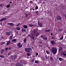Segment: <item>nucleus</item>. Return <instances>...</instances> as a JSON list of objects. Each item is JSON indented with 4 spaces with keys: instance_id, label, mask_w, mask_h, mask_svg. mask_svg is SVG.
<instances>
[{
    "instance_id": "e433bc0d",
    "label": "nucleus",
    "mask_w": 66,
    "mask_h": 66,
    "mask_svg": "<svg viewBox=\"0 0 66 66\" xmlns=\"http://www.w3.org/2000/svg\"><path fill=\"white\" fill-rule=\"evenodd\" d=\"M34 61V59H33L31 60V61L32 62H33Z\"/></svg>"
},
{
    "instance_id": "680f3d73",
    "label": "nucleus",
    "mask_w": 66,
    "mask_h": 66,
    "mask_svg": "<svg viewBox=\"0 0 66 66\" xmlns=\"http://www.w3.org/2000/svg\"><path fill=\"white\" fill-rule=\"evenodd\" d=\"M9 50H10V49H11V47H9Z\"/></svg>"
},
{
    "instance_id": "2eb2a0df",
    "label": "nucleus",
    "mask_w": 66,
    "mask_h": 66,
    "mask_svg": "<svg viewBox=\"0 0 66 66\" xmlns=\"http://www.w3.org/2000/svg\"><path fill=\"white\" fill-rule=\"evenodd\" d=\"M62 49V47H60L59 48V52H60L61 51V50Z\"/></svg>"
},
{
    "instance_id": "bf43d9fd",
    "label": "nucleus",
    "mask_w": 66,
    "mask_h": 66,
    "mask_svg": "<svg viewBox=\"0 0 66 66\" xmlns=\"http://www.w3.org/2000/svg\"><path fill=\"white\" fill-rule=\"evenodd\" d=\"M51 35H53V33H51L50 34Z\"/></svg>"
},
{
    "instance_id": "37998d69",
    "label": "nucleus",
    "mask_w": 66,
    "mask_h": 66,
    "mask_svg": "<svg viewBox=\"0 0 66 66\" xmlns=\"http://www.w3.org/2000/svg\"><path fill=\"white\" fill-rule=\"evenodd\" d=\"M39 44H41V43H43V42L40 41L39 42Z\"/></svg>"
},
{
    "instance_id": "c756f323",
    "label": "nucleus",
    "mask_w": 66,
    "mask_h": 66,
    "mask_svg": "<svg viewBox=\"0 0 66 66\" xmlns=\"http://www.w3.org/2000/svg\"><path fill=\"white\" fill-rule=\"evenodd\" d=\"M38 9V6H36V7L35 8V10H37Z\"/></svg>"
},
{
    "instance_id": "2f4dec72",
    "label": "nucleus",
    "mask_w": 66,
    "mask_h": 66,
    "mask_svg": "<svg viewBox=\"0 0 66 66\" xmlns=\"http://www.w3.org/2000/svg\"><path fill=\"white\" fill-rule=\"evenodd\" d=\"M11 6V5L10 4H8L7 5V7H10V6Z\"/></svg>"
},
{
    "instance_id": "79ce46f5",
    "label": "nucleus",
    "mask_w": 66,
    "mask_h": 66,
    "mask_svg": "<svg viewBox=\"0 0 66 66\" xmlns=\"http://www.w3.org/2000/svg\"><path fill=\"white\" fill-rule=\"evenodd\" d=\"M23 64L24 65H26V64H27V63L26 62H24L23 63Z\"/></svg>"
},
{
    "instance_id": "0e129e2a",
    "label": "nucleus",
    "mask_w": 66,
    "mask_h": 66,
    "mask_svg": "<svg viewBox=\"0 0 66 66\" xmlns=\"http://www.w3.org/2000/svg\"><path fill=\"white\" fill-rule=\"evenodd\" d=\"M12 3V2H10V3Z\"/></svg>"
},
{
    "instance_id": "7c9ffc66",
    "label": "nucleus",
    "mask_w": 66,
    "mask_h": 66,
    "mask_svg": "<svg viewBox=\"0 0 66 66\" xmlns=\"http://www.w3.org/2000/svg\"><path fill=\"white\" fill-rule=\"evenodd\" d=\"M0 57H2V58L4 57V56L3 55H0Z\"/></svg>"
},
{
    "instance_id": "e2e57ef3",
    "label": "nucleus",
    "mask_w": 66,
    "mask_h": 66,
    "mask_svg": "<svg viewBox=\"0 0 66 66\" xmlns=\"http://www.w3.org/2000/svg\"><path fill=\"white\" fill-rule=\"evenodd\" d=\"M32 10L33 11H34L35 10V9H32Z\"/></svg>"
},
{
    "instance_id": "f257e3e1",
    "label": "nucleus",
    "mask_w": 66,
    "mask_h": 66,
    "mask_svg": "<svg viewBox=\"0 0 66 66\" xmlns=\"http://www.w3.org/2000/svg\"><path fill=\"white\" fill-rule=\"evenodd\" d=\"M57 48H55L54 47H53L51 49V51L54 54H56V53L57 52Z\"/></svg>"
},
{
    "instance_id": "bb28decb",
    "label": "nucleus",
    "mask_w": 66,
    "mask_h": 66,
    "mask_svg": "<svg viewBox=\"0 0 66 66\" xmlns=\"http://www.w3.org/2000/svg\"><path fill=\"white\" fill-rule=\"evenodd\" d=\"M10 26H14V24L12 23H11Z\"/></svg>"
},
{
    "instance_id": "864d4df0",
    "label": "nucleus",
    "mask_w": 66,
    "mask_h": 66,
    "mask_svg": "<svg viewBox=\"0 0 66 66\" xmlns=\"http://www.w3.org/2000/svg\"><path fill=\"white\" fill-rule=\"evenodd\" d=\"M41 37H42V38H43V35H41Z\"/></svg>"
},
{
    "instance_id": "a18cd8bd",
    "label": "nucleus",
    "mask_w": 66,
    "mask_h": 66,
    "mask_svg": "<svg viewBox=\"0 0 66 66\" xmlns=\"http://www.w3.org/2000/svg\"><path fill=\"white\" fill-rule=\"evenodd\" d=\"M5 44V42H2V45H3V44Z\"/></svg>"
},
{
    "instance_id": "774afa93",
    "label": "nucleus",
    "mask_w": 66,
    "mask_h": 66,
    "mask_svg": "<svg viewBox=\"0 0 66 66\" xmlns=\"http://www.w3.org/2000/svg\"><path fill=\"white\" fill-rule=\"evenodd\" d=\"M5 14V12H3V14Z\"/></svg>"
},
{
    "instance_id": "1a4fd4ad",
    "label": "nucleus",
    "mask_w": 66,
    "mask_h": 66,
    "mask_svg": "<svg viewBox=\"0 0 66 66\" xmlns=\"http://www.w3.org/2000/svg\"><path fill=\"white\" fill-rule=\"evenodd\" d=\"M17 56L16 55H14V59H12L13 61H15V59H16Z\"/></svg>"
},
{
    "instance_id": "49530a36",
    "label": "nucleus",
    "mask_w": 66,
    "mask_h": 66,
    "mask_svg": "<svg viewBox=\"0 0 66 66\" xmlns=\"http://www.w3.org/2000/svg\"><path fill=\"white\" fill-rule=\"evenodd\" d=\"M2 6H3V5H2V4H1L0 5V6L2 7Z\"/></svg>"
},
{
    "instance_id": "a211bd4d",
    "label": "nucleus",
    "mask_w": 66,
    "mask_h": 66,
    "mask_svg": "<svg viewBox=\"0 0 66 66\" xmlns=\"http://www.w3.org/2000/svg\"><path fill=\"white\" fill-rule=\"evenodd\" d=\"M63 60L64 59H62L61 57H60L59 59V61H63Z\"/></svg>"
},
{
    "instance_id": "7ed1b4c3",
    "label": "nucleus",
    "mask_w": 66,
    "mask_h": 66,
    "mask_svg": "<svg viewBox=\"0 0 66 66\" xmlns=\"http://www.w3.org/2000/svg\"><path fill=\"white\" fill-rule=\"evenodd\" d=\"M30 34V35H28V36H29V37H30L31 38H32V37H33V32H31Z\"/></svg>"
},
{
    "instance_id": "ddd939ff",
    "label": "nucleus",
    "mask_w": 66,
    "mask_h": 66,
    "mask_svg": "<svg viewBox=\"0 0 66 66\" xmlns=\"http://www.w3.org/2000/svg\"><path fill=\"white\" fill-rule=\"evenodd\" d=\"M33 34H34V33L36 34V32H37V31H36V30L34 29L33 30Z\"/></svg>"
},
{
    "instance_id": "f3484780",
    "label": "nucleus",
    "mask_w": 66,
    "mask_h": 66,
    "mask_svg": "<svg viewBox=\"0 0 66 66\" xmlns=\"http://www.w3.org/2000/svg\"><path fill=\"white\" fill-rule=\"evenodd\" d=\"M10 43H11V40H9L7 43V45H9L10 44Z\"/></svg>"
},
{
    "instance_id": "6e6d98bb",
    "label": "nucleus",
    "mask_w": 66,
    "mask_h": 66,
    "mask_svg": "<svg viewBox=\"0 0 66 66\" xmlns=\"http://www.w3.org/2000/svg\"><path fill=\"white\" fill-rule=\"evenodd\" d=\"M48 32H49L50 31V30H47Z\"/></svg>"
},
{
    "instance_id": "5701e85b",
    "label": "nucleus",
    "mask_w": 66,
    "mask_h": 66,
    "mask_svg": "<svg viewBox=\"0 0 66 66\" xmlns=\"http://www.w3.org/2000/svg\"><path fill=\"white\" fill-rule=\"evenodd\" d=\"M27 49L29 50H32V48H31L28 47L27 48Z\"/></svg>"
},
{
    "instance_id": "ea45409f",
    "label": "nucleus",
    "mask_w": 66,
    "mask_h": 66,
    "mask_svg": "<svg viewBox=\"0 0 66 66\" xmlns=\"http://www.w3.org/2000/svg\"><path fill=\"white\" fill-rule=\"evenodd\" d=\"M3 18H2V19H1L0 20V21H3Z\"/></svg>"
},
{
    "instance_id": "aec40b11",
    "label": "nucleus",
    "mask_w": 66,
    "mask_h": 66,
    "mask_svg": "<svg viewBox=\"0 0 66 66\" xmlns=\"http://www.w3.org/2000/svg\"><path fill=\"white\" fill-rule=\"evenodd\" d=\"M50 60H51V61H52L53 60V58L52 57V56H51L50 57Z\"/></svg>"
},
{
    "instance_id": "3c124183",
    "label": "nucleus",
    "mask_w": 66,
    "mask_h": 66,
    "mask_svg": "<svg viewBox=\"0 0 66 66\" xmlns=\"http://www.w3.org/2000/svg\"><path fill=\"white\" fill-rule=\"evenodd\" d=\"M10 39H12V36H10Z\"/></svg>"
},
{
    "instance_id": "20e7f679",
    "label": "nucleus",
    "mask_w": 66,
    "mask_h": 66,
    "mask_svg": "<svg viewBox=\"0 0 66 66\" xmlns=\"http://www.w3.org/2000/svg\"><path fill=\"white\" fill-rule=\"evenodd\" d=\"M17 46H18V48H21V47H22V45L21 44L20 45V43H18Z\"/></svg>"
},
{
    "instance_id": "f8f14e48",
    "label": "nucleus",
    "mask_w": 66,
    "mask_h": 66,
    "mask_svg": "<svg viewBox=\"0 0 66 66\" xmlns=\"http://www.w3.org/2000/svg\"><path fill=\"white\" fill-rule=\"evenodd\" d=\"M4 49H3L1 51V54H3V53L4 52Z\"/></svg>"
},
{
    "instance_id": "052dcab7",
    "label": "nucleus",
    "mask_w": 66,
    "mask_h": 66,
    "mask_svg": "<svg viewBox=\"0 0 66 66\" xmlns=\"http://www.w3.org/2000/svg\"><path fill=\"white\" fill-rule=\"evenodd\" d=\"M52 39H54V37H52Z\"/></svg>"
},
{
    "instance_id": "0eeeda50",
    "label": "nucleus",
    "mask_w": 66,
    "mask_h": 66,
    "mask_svg": "<svg viewBox=\"0 0 66 66\" xmlns=\"http://www.w3.org/2000/svg\"><path fill=\"white\" fill-rule=\"evenodd\" d=\"M22 32H27V30L26 29H24V28H22L21 29Z\"/></svg>"
},
{
    "instance_id": "473e14b6",
    "label": "nucleus",
    "mask_w": 66,
    "mask_h": 66,
    "mask_svg": "<svg viewBox=\"0 0 66 66\" xmlns=\"http://www.w3.org/2000/svg\"><path fill=\"white\" fill-rule=\"evenodd\" d=\"M3 20H6L7 19L6 18H3Z\"/></svg>"
},
{
    "instance_id": "a19ab883",
    "label": "nucleus",
    "mask_w": 66,
    "mask_h": 66,
    "mask_svg": "<svg viewBox=\"0 0 66 66\" xmlns=\"http://www.w3.org/2000/svg\"><path fill=\"white\" fill-rule=\"evenodd\" d=\"M35 37L34 36L32 37V39H34Z\"/></svg>"
},
{
    "instance_id": "4be33fe9",
    "label": "nucleus",
    "mask_w": 66,
    "mask_h": 66,
    "mask_svg": "<svg viewBox=\"0 0 66 66\" xmlns=\"http://www.w3.org/2000/svg\"><path fill=\"white\" fill-rule=\"evenodd\" d=\"M39 33H38V32L37 33L36 35V37H37V36H39Z\"/></svg>"
},
{
    "instance_id": "6e6552de",
    "label": "nucleus",
    "mask_w": 66,
    "mask_h": 66,
    "mask_svg": "<svg viewBox=\"0 0 66 66\" xmlns=\"http://www.w3.org/2000/svg\"><path fill=\"white\" fill-rule=\"evenodd\" d=\"M25 51H26V52H30V51L29 50H28L27 48H25Z\"/></svg>"
},
{
    "instance_id": "603ef678",
    "label": "nucleus",
    "mask_w": 66,
    "mask_h": 66,
    "mask_svg": "<svg viewBox=\"0 0 66 66\" xmlns=\"http://www.w3.org/2000/svg\"><path fill=\"white\" fill-rule=\"evenodd\" d=\"M20 66H23V64H20V65H19Z\"/></svg>"
},
{
    "instance_id": "393cba45",
    "label": "nucleus",
    "mask_w": 66,
    "mask_h": 66,
    "mask_svg": "<svg viewBox=\"0 0 66 66\" xmlns=\"http://www.w3.org/2000/svg\"><path fill=\"white\" fill-rule=\"evenodd\" d=\"M46 52L47 54H49L50 53V52L47 50H46Z\"/></svg>"
},
{
    "instance_id": "423d86ee",
    "label": "nucleus",
    "mask_w": 66,
    "mask_h": 66,
    "mask_svg": "<svg viewBox=\"0 0 66 66\" xmlns=\"http://www.w3.org/2000/svg\"><path fill=\"white\" fill-rule=\"evenodd\" d=\"M51 44L52 45H55V42L53 40H52L51 42Z\"/></svg>"
},
{
    "instance_id": "cd10ccee",
    "label": "nucleus",
    "mask_w": 66,
    "mask_h": 66,
    "mask_svg": "<svg viewBox=\"0 0 66 66\" xmlns=\"http://www.w3.org/2000/svg\"><path fill=\"white\" fill-rule=\"evenodd\" d=\"M14 56L13 55H11L10 56V57L11 59H13V58H14Z\"/></svg>"
},
{
    "instance_id": "338daca9",
    "label": "nucleus",
    "mask_w": 66,
    "mask_h": 66,
    "mask_svg": "<svg viewBox=\"0 0 66 66\" xmlns=\"http://www.w3.org/2000/svg\"><path fill=\"white\" fill-rule=\"evenodd\" d=\"M41 59H44V57H42V58H41Z\"/></svg>"
},
{
    "instance_id": "4468645a",
    "label": "nucleus",
    "mask_w": 66,
    "mask_h": 66,
    "mask_svg": "<svg viewBox=\"0 0 66 66\" xmlns=\"http://www.w3.org/2000/svg\"><path fill=\"white\" fill-rule=\"evenodd\" d=\"M5 34L6 35H10V32H7L5 33Z\"/></svg>"
},
{
    "instance_id": "f03ea898",
    "label": "nucleus",
    "mask_w": 66,
    "mask_h": 66,
    "mask_svg": "<svg viewBox=\"0 0 66 66\" xmlns=\"http://www.w3.org/2000/svg\"><path fill=\"white\" fill-rule=\"evenodd\" d=\"M56 18L57 20H60L62 19V18L60 17V16L59 15L56 16Z\"/></svg>"
},
{
    "instance_id": "72a5a7b5",
    "label": "nucleus",
    "mask_w": 66,
    "mask_h": 66,
    "mask_svg": "<svg viewBox=\"0 0 66 66\" xmlns=\"http://www.w3.org/2000/svg\"><path fill=\"white\" fill-rule=\"evenodd\" d=\"M35 63H38V62L37 60H35Z\"/></svg>"
},
{
    "instance_id": "f704fd0d",
    "label": "nucleus",
    "mask_w": 66,
    "mask_h": 66,
    "mask_svg": "<svg viewBox=\"0 0 66 66\" xmlns=\"http://www.w3.org/2000/svg\"><path fill=\"white\" fill-rule=\"evenodd\" d=\"M63 39V36H62L60 38V39Z\"/></svg>"
},
{
    "instance_id": "9d476101",
    "label": "nucleus",
    "mask_w": 66,
    "mask_h": 66,
    "mask_svg": "<svg viewBox=\"0 0 66 66\" xmlns=\"http://www.w3.org/2000/svg\"><path fill=\"white\" fill-rule=\"evenodd\" d=\"M43 39H44V40H47V39H48V38H46V36L45 35H44Z\"/></svg>"
},
{
    "instance_id": "c03bdc74",
    "label": "nucleus",
    "mask_w": 66,
    "mask_h": 66,
    "mask_svg": "<svg viewBox=\"0 0 66 66\" xmlns=\"http://www.w3.org/2000/svg\"><path fill=\"white\" fill-rule=\"evenodd\" d=\"M7 49H8V47H6V48L5 49V50L6 51Z\"/></svg>"
},
{
    "instance_id": "dca6fc26",
    "label": "nucleus",
    "mask_w": 66,
    "mask_h": 66,
    "mask_svg": "<svg viewBox=\"0 0 66 66\" xmlns=\"http://www.w3.org/2000/svg\"><path fill=\"white\" fill-rule=\"evenodd\" d=\"M23 27L25 29H27L28 28V26L26 25H24Z\"/></svg>"
},
{
    "instance_id": "c9c22d12",
    "label": "nucleus",
    "mask_w": 66,
    "mask_h": 66,
    "mask_svg": "<svg viewBox=\"0 0 66 66\" xmlns=\"http://www.w3.org/2000/svg\"><path fill=\"white\" fill-rule=\"evenodd\" d=\"M62 54L63 55H64V56H66V54L64 53H63Z\"/></svg>"
},
{
    "instance_id": "69168bd1",
    "label": "nucleus",
    "mask_w": 66,
    "mask_h": 66,
    "mask_svg": "<svg viewBox=\"0 0 66 66\" xmlns=\"http://www.w3.org/2000/svg\"><path fill=\"white\" fill-rule=\"evenodd\" d=\"M35 35H36V34H34V36H35Z\"/></svg>"
},
{
    "instance_id": "13d9d810",
    "label": "nucleus",
    "mask_w": 66,
    "mask_h": 66,
    "mask_svg": "<svg viewBox=\"0 0 66 66\" xmlns=\"http://www.w3.org/2000/svg\"><path fill=\"white\" fill-rule=\"evenodd\" d=\"M36 13H38V11H36Z\"/></svg>"
},
{
    "instance_id": "a878e982",
    "label": "nucleus",
    "mask_w": 66,
    "mask_h": 66,
    "mask_svg": "<svg viewBox=\"0 0 66 66\" xmlns=\"http://www.w3.org/2000/svg\"><path fill=\"white\" fill-rule=\"evenodd\" d=\"M29 27H31L34 26V25L33 24H29Z\"/></svg>"
},
{
    "instance_id": "c85d7f7f",
    "label": "nucleus",
    "mask_w": 66,
    "mask_h": 66,
    "mask_svg": "<svg viewBox=\"0 0 66 66\" xmlns=\"http://www.w3.org/2000/svg\"><path fill=\"white\" fill-rule=\"evenodd\" d=\"M25 17L26 18H27V17L28 16V15L27 14H25Z\"/></svg>"
},
{
    "instance_id": "39448f33",
    "label": "nucleus",
    "mask_w": 66,
    "mask_h": 66,
    "mask_svg": "<svg viewBox=\"0 0 66 66\" xmlns=\"http://www.w3.org/2000/svg\"><path fill=\"white\" fill-rule=\"evenodd\" d=\"M38 23L39 27H43V25L42 24V22L40 23L39 21H38Z\"/></svg>"
},
{
    "instance_id": "09e8293b",
    "label": "nucleus",
    "mask_w": 66,
    "mask_h": 66,
    "mask_svg": "<svg viewBox=\"0 0 66 66\" xmlns=\"http://www.w3.org/2000/svg\"><path fill=\"white\" fill-rule=\"evenodd\" d=\"M19 66V64H16V66Z\"/></svg>"
},
{
    "instance_id": "8fccbe9b",
    "label": "nucleus",
    "mask_w": 66,
    "mask_h": 66,
    "mask_svg": "<svg viewBox=\"0 0 66 66\" xmlns=\"http://www.w3.org/2000/svg\"><path fill=\"white\" fill-rule=\"evenodd\" d=\"M38 53H36V56H37V55H38Z\"/></svg>"
},
{
    "instance_id": "9b49d317",
    "label": "nucleus",
    "mask_w": 66,
    "mask_h": 66,
    "mask_svg": "<svg viewBox=\"0 0 66 66\" xmlns=\"http://www.w3.org/2000/svg\"><path fill=\"white\" fill-rule=\"evenodd\" d=\"M63 30V29H59L58 30V32H61V31H62Z\"/></svg>"
},
{
    "instance_id": "412c9836",
    "label": "nucleus",
    "mask_w": 66,
    "mask_h": 66,
    "mask_svg": "<svg viewBox=\"0 0 66 66\" xmlns=\"http://www.w3.org/2000/svg\"><path fill=\"white\" fill-rule=\"evenodd\" d=\"M12 42H16V39H14L12 40Z\"/></svg>"
},
{
    "instance_id": "b1692460",
    "label": "nucleus",
    "mask_w": 66,
    "mask_h": 66,
    "mask_svg": "<svg viewBox=\"0 0 66 66\" xmlns=\"http://www.w3.org/2000/svg\"><path fill=\"white\" fill-rule=\"evenodd\" d=\"M16 29L17 30H20V28L19 27H17L16 28Z\"/></svg>"
},
{
    "instance_id": "6ab92c4d",
    "label": "nucleus",
    "mask_w": 66,
    "mask_h": 66,
    "mask_svg": "<svg viewBox=\"0 0 66 66\" xmlns=\"http://www.w3.org/2000/svg\"><path fill=\"white\" fill-rule=\"evenodd\" d=\"M27 39H26V38H24V40H23V42L24 43H26V41Z\"/></svg>"
},
{
    "instance_id": "5fc2aeb1",
    "label": "nucleus",
    "mask_w": 66,
    "mask_h": 66,
    "mask_svg": "<svg viewBox=\"0 0 66 66\" xmlns=\"http://www.w3.org/2000/svg\"><path fill=\"white\" fill-rule=\"evenodd\" d=\"M7 24H9V25H10L11 24V23H8Z\"/></svg>"
},
{
    "instance_id": "4c0bfd02",
    "label": "nucleus",
    "mask_w": 66,
    "mask_h": 66,
    "mask_svg": "<svg viewBox=\"0 0 66 66\" xmlns=\"http://www.w3.org/2000/svg\"><path fill=\"white\" fill-rule=\"evenodd\" d=\"M27 55L28 56H30V54H29L28 53H27Z\"/></svg>"
},
{
    "instance_id": "4d7b16f0",
    "label": "nucleus",
    "mask_w": 66,
    "mask_h": 66,
    "mask_svg": "<svg viewBox=\"0 0 66 66\" xmlns=\"http://www.w3.org/2000/svg\"><path fill=\"white\" fill-rule=\"evenodd\" d=\"M45 32H48V30H45Z\"/></svg>"
},
{
    "instance_id": "58836bf2",
    "label": "nucleus",
    "mask_w": 66,
    "mask_h": 66,
    "mask_svg": "<svg viewBox=\"0 0 66 66\" xmlns=\"http://www.w3.org/2000/svg\"><path fill=\"white\" fill-rule=\"evenodd\" d=\"M19 25H20V23H19V24H16V26L17 27H18V26H19Z\"/></svg>"
},
{
    "instance_id": "de8ad7c7",
    "label": "nucleus",
    "mask_w": 66,
    "mask_h": 66,
    "mask_svg": "<svg viewBox=\"0 0 66 66\" xmlns=\"http://www.w3.org/2000/svg\"><path fill=\"white\" fill-rule=\"evenodd\" d=\"M8 55H10V54H11V53H9L8 54Z\"/></svg>"
}]
</instances>
